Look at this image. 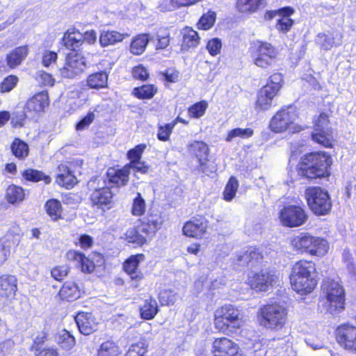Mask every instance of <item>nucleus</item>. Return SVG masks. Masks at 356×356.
<instances>
[{"label": "nucleus", "instance_id": "nucleus-51", "mask_svg": "<svg viewBox=\"0 0 356 356\" xmlns=\"http://www.w3.org/2000/svg\"><path fill=\"white\" fill-rule=\"evenodd\" d=\"M253 131L251 129L236 128L229 131L226 137V141L231 142L236 138H248L252 136Z\"/></svg>", "mask_w": 356, "mask_h": 356}, {"label": "nucleus", "instance_id": "nucleus-42", "mask_svg": "<svg viewBox=\"0 0 356 356\" xmlns=\"http://www.w3.org/2000/svg\"><path fill=\"white\" fill-rule=\"evenodd\" d=\"M13 154L19 159H24L29 155V146L23 140L15 138L11 145Z\"/></svg>", "mask_w": 356, "mask_h": 356}, {"label": "nucleus", "instance_id": "nucleus-38", "mask_svg": "<svg viewBox=\"0 0 356 356\" xmlns=\"http://www.w3.org/2000/svg\"><path fill=\"white\" fill-rule=\"evenodd\" d=\"M150 40L148 34H139L136 36L131 43L130 51L133 54L140 55L143 54Z\"/></svg>", "mask_w": 356, "mask_h": 356}, {"label": "nucleus", "instance_id": "nucleus-61", "mask_svg": "<svg viewBox=\"0 0 356 356\" xmlns=\"http://www.w3.org/2000/svg\"><path fill=\"white\" fill-rule=\"evenodd\" d=\"M69 271H70V268L68 266H56V267L54 268L51 271V276L56 280L60 281L68 275Z\"/></svg>", "mask_w": 356, "mask_h": 356}, {"label": "nucleus", "instance_id": "nucleus-41", "mask_svg": "<svg viewBox=\"0 0 356 356\" xmlns=\"http://www.w3.org/2000/svg\"><path fill=\"white\" fill-rule=\"evenodd\" d=\"M108 75L104 72L90 74L87 79L88 86L91 88H102L107 85Z\"/></svg>", "mask_w": 356, "mask_h": 356}, {"label": "nucleus", "instance_id": "nucleus-33", "mask_svg": "<svg viewBox=\"0 0 356 356\" xmlns=\"http://www.w3.org/2000/svg\"><path fill=\"white\" fill-rule=\"evenodd\" d=\"M182 44L181 49L186 51L189 48L195 47L200 42V37L197 31L192 28L186 27L182 31Z\"/></svg>", "mask_w": 356, "mask_h": 356}, {"label": "nucleus", "instance_id": "nucleus-37", "mask_svg": "<svg viewBox=\"0 0 356 356\" xmlns=\"http://www.w3.org/2000/svg\"><path fill=\"white\" fill-rule=\"evenodd\" d=\"M159 312V307L156 300L150 298L144 301L140 308L141 318L145 320H152Z\"/></svg>", "mask_w": 356, "mask_h": 356}, {"label": "nucleus", "instance_id": "nucleus-29", "mask_svg": "<svg viewBox=\"0 0 356 356\" xmlns=\"http://www.w3.org/2000/svg\"><path fill=\"white\" fill-rule=\"evenodd\" d=\"M266 5L265 0H237L238 10L245 15H252L264 8Z\"/></svg>", "mask_w": 356, "mask_h": 356}, {"label": "nucleus", "instance_id": "nucleus-48", "mask_svg": "<svg viewBox=\"0 0 356 356\" xmlns=\"http://www.w3.org/2000/svg\"><path fill=\"white\" fill-rule=\"evenodd\" d=\"M238 188V180L234 177H231L225 186L223 193L224 199L226 201L232 200L236 195Z\"/></svg>", "mask_w": 356, "mask_h": 356}, {"label": "nucleus", "instance_id": "nucleus-24", "mask_svg": "<svg viewBox=\"0 0 356 356\" xmlns=\"http://www.w3.org/2000/svg\"><path fill=\"white\" fill-rule=\"evenodd\" d=\"M292 289L302 295L312 292L317 284L316 278H290Z\"/></svg>", "mask_w": 356, "mask_h": 356}, {"label": "nucleus", "instance_id": "nucleus-40", "mask_svg": "<svg viewBox=\"0 0 356 356\" xmlns=\"http://www.w3.org/2000/svg\"><path fill=\"white\" fill-rule=\"evenodd\" d=\"M25 193L22 187L10 185L6 189V198L10 204L22 202L24 199Z\"/></svg>", "mask_w": 356, "mask_h": 356}, {"label": "nucleus", "instance_id": "nucleus-4", "mask_svg": "<svg viewBox=\"0 0 356 356\" xmlns=\"http://www.w3.org/2000/svg\"><path fill=\"white\" fill-rule=\"evenodd\" d=\"M287 309L280 303L267 304L262 306L258 312L259 324L268 330H280L284 327L287 320Z\"/></svg>", "mask_w": 356, "mask_h": 356}, {"label": "nucleus", "instance_id": "nucleus-5", "mask_svg": "<svg viewBox=\"0 0 356 356\" xmlns=\"http://www.w3.org/2000/svg\"><path fill=\"white\" fill-rule=\"evenodd\" d=\"M292 244L297 250L316 257L325 255L330 248L325 238L309 234H302L296 237Z\"/></svg>", "mask_w": 356, "mask_h": 356}, {"label": "nucleus", "instance_id": "nucleus-27", "mask_svg": "<svg viewBox=\"0 0 356 356\" xmlns=\"http://www.w3.org/2000/svg\"><path fill=\"white\" fill-rule=\"evenodd\" d=\"M276 13L280 16L275 25L276 29L283 33L288 32L293 24V21L290 17L294 13V9L291 7H284Z\"/></svg>", "mask_w": 356, "mask_h": 356}, {"label": "nucleus", "instance_id": "nucleus-11", "mask_svg": "<svg viewBox=\"0 0 356 356\" xmlns=\"http://www.w3.org/2000/svg\"><path fill=\"white\" fill-rule=\"evenodd\" d=\"M277 56V50L268 42H260L257 48L254 64L262 68L273 65Z\"/></svg>", "mask_w": 356, "mask_h": 356}, {"label": "nucleus", "instance_id": "nucleus-59", "mask_svg": "<svg viewBox=\"0 0 356 356\" xmlns=\"http://www.w3.org/2000/svg\"><path fill=\"white\" fill-rule=\"evenodd\" d=\"M58 58L56 52L51 51H45L42 54V64L44 67H49L53 66Z\"/></svg>", "mask_w": 356, "mask_h": 356}, {"label": "nucleus", "instance_id": "nucleus-28", "mask_svg": "<svg viewBox=\"0 0 356 356\" xmlns=\"http://www.w3.org/2000/svg\"><path fill=\"white\" fill-rule=\"evenodd\" d=\"M316 42L322 49L330 50L334 47L341 45L342 36L338 33H319L316 38Z\"/></svg>", "mask_w": 356, "mask_h": 356}, {"label": "nucleus", "instance_id": "nucleus-7", "mask_svg": "<svg viewBox=\"0 0 356 356\" xmlns=\"http://www.w3.org/2000/svg\"><path fill=\"white\" fill-rule=\"evenodd\" d=\"M305 197L311 210L318 216L327 214L331 209L332 203L327 191L321 187H309Z\"/></svg>", "mask_w": 356, "mask_h": 356}, {"label": "nucleus", "instance_id": "nucleus-25", "mask_svg": "<svg viewBox=\"0 0 356 356\" xmlns=\"http://www.w3.org/2000/svg\"><path fill=\"white\" fill-rule=\"evenodd\" d=\"M144 259L143 254H136L130 257L124 264V271L130 276L131 280H140L143 274L138 269V265Z\"/></svg>", "mask_w": 356, "mask_h": 356}, {"label": "nucleus", "instance_id": "nucleus-49", "mask_svg": "<svg viewBox=\"0 0 356 356\" xmlns=\"http://www.w3.org/2000/svg\"><path fill=\"white\" fill-rule=\"evenodd\" d=\"M46 209L47 213L54 220L60 218L61 215V204L59 201L52 199L47 202Z\"/></svg>", "mask_w": 356, "mask_h": 356}, {"label": "nucleus", "instance_id": "nucleus-30", "mask_svg": "<svg viewBox=\"0 0 356 356\" xmlns=\"http://www.w3.org/2000/svg\"><path fill=\"white\" fill-rule=\"evenodd\" d=\"M277 93L272 91L269 86H264L260 89L257 94V100L256 102V108L261 110H268L272 105L273 98Z\"/></svg>", "mask_w": 356, "mask_h": 356}, {"label": "nucleus", "instance_id": "nucleus-15", "mask_svg": "<svg viewBox=\"0 0 356 356\" xmlns=\"http://www.w3.org/2000/svg\"><path fill=\"white\" fill-rule=\"evenodd\" d=\"M212 347L214 356H243L238 352V345L226 337L215 339Z\"/></svg>", "mask_w": 356, "mask_h": 356}, {"label": "nucleus", "instance_id": "nucleus-55", "mask_svg": "<svg viewBox=\"0 0 356 356\" xmlns=\"http://www.w3.org/2000/svg\"><path fill=\"white\" fill-rule=\"evenodd\" d=\"M282 75L280 73H275L270 76L269 81L265 86H269V88L272 89V91L277 94L282 87Z\"/></svg>", "mask_w": 356, "mask_h": 356}, {"label": "nucleus", "instance_id": "nucleus-54", "mask_svg": "<svg viewBox=\"0 0 356 356\" xmlns=\"http://www.w3.org/2000/svg\"><path fill=\"white\" fill-rule=\"evenodd\" d=\"M176 124L175 122L160 126L158 129L157 137L161 141H167Z\"/></svg>", "mask_w": 356, "mask_h": 356}, {"label": "nucleus", "instance_id": "nucleus-21", "mask_svg": "<svg viewBox=\"0 0 356 356\" xmlns=\"http://www.w3.org/2000/svg\"><path fill=\"white\" fill-rule=\"evenodd\" d=\"M69 261H74L84 273H91L95 266L92 261L86 257L83 253L75 250H70L66 254Z\"/></svg>", "mask_w": 356, "mask_h": 356}, {"label": "nucleus", "instance_id": "nucleus-46", "mask_svg": "<svg viewBox=\"0 0 356 356\" xmlns=\"http://www.w3.org/2000/svg\"><path fill=\"white\" fill-rule=\"evenodd\" d=\"M146 210V203L141 194L137 193L136 196L133 200L131 213L136 216H140L144 214Z\"/></svg>", "mask_w": 356, "mask_h": 356}, {"label": "nucleus", "instance_id": "nucleus-39", "mask_svg": "<svg viewBox=\"0 0 356 356\" xmlns=\"http://www.w3.org/2000/svg\"><path fill=\"white\" fill-rule=\"evenodd\" d=\"M143 232L140 230V225L129 228L125 233V240L128 243H136L142 245L146 243L147 236Z\"/></svg>", "mask_w": 356, "mask_h": 356}, {"label": "nucleus", "instance_id": "nucleus-58", "mask_svg": "<svg viewBox=\"0 0 356 356\" xmlns=\"http://www.w3.org/2000/svg\"><path fill=\"white\" fill-rule=\"evenodd\" d=\"M207 49L211 56H216L220 53L222 49L221 40L219 38H213L207 42Z\"/></svg>", "mask_w": 356, "mask_h": 356}, {"label": "nucleus", "instance_id": "nucleus-43", "mask_svg": "<svg viewBox=\"0 0 356 356\" xmlns=\"http://www.w3.org/2000/svg\"><path fill=\"white\" fill-rule=\"evenodd\" d=\"M58 344L65 350L72 349L76 343L75 338L67 330H62L56 338Z\"/></svg>", "mask_w": 356, "mask_h": 356}, {"label": "nucleus", "instance_id": "nucleus-10", "mask_svg": "<svg viewBox=\"0 0 356 356\" xmlns=\"http://www.w3.org/2000/svg\"><path fill=\"white\" fill-rule=\"evenodd\" d=\"M280 219L284 226L294 227L302 225L305 222L307 216L300 207L288 205L280 211Z\"/></svg>", "mask_w": 356, "mask_h": 356}, {"label": "nucleus", "instance_id": "nucleus-6", "mask_svg": "<svg viewBox=\"0 0 356 356\" xmlns=\"http://www.w3.org/2000/svg\"><path fill=\"white\" fill-rule=\"evenodd\" d=\"M297 114L292 107L282 108L272 118L270 122V128L275 133H282L287 130L296 133L301 130L296 121Z\"/></svg>", "mask_w": 356, "mask_h": 356}, {"label": "nucleus", "instance_id": "nucleus-23", "mask_svg": "<svg viewBox=\"0 0 356 356\" xmlns=\"http://www.w3.org/2000/svg\"><path fill=\"white\" fill-rule=\"evenodd\" d=\"M130 167L125 165L121 169L109 168L107 172L108 181L118 187L124 186L129 181Z\"/></svg>", "mask_w": 356, "mask_h": 356}, {"label": "nucleus", "instance_id": "nucleus-44", "mask_svg": "<svg viewBox=\"0 0 356 356\" xmlns=\"http://www.w3.org/2000/svg\"><path fill=\"white\" fill-rule=\"evenodd\" d=\"M119 353V347L113 341H106L101 344L97 356H118Z\"/></svg>", "mask_w": 356, "mask_h": 356}, {"label": "nucleus", "instance_id": "nucleus-35", "mask_svg": "<svg viewBox=\"0 0 356 356\" xmlns=\"http://www.w3.org/2000/svg\"><path fill=\"white\" fill-rule=\"evenodd\" d=\"M81 296V291L76 284L74 282H65L59 291L61 299L67 301H73Z\"/></svg>", "mask_w": 356, "mask_h": 356}, {"label": "nucleus", "instance_id": "nucleus-45", "mask_svg": "<svg viewBox=\"0 0 356 356\" xmlns=\"http://www.w3.org/2000/svg\"><path fill=\"white\" fill-rule=\"evenodd\" d=\"M22 176L26 180L34 182H37L40 180H44L46 184H49L51 181L49 177L46 176L44 173L39 170L33 169H28L24 170L22 173Z\"/></svg>", "mask_w": 356, "mask_h": 356}, {"label": "nucleus", "instance_id": "nucleus-12", "mask_svg": "<svg viewBox=\"0 0 356 356\" xmlns=\"http://www.w3.org/2000/svg\"><path fill=\"white\" fill-rule=\"evenodd\" d=\"M337 342L346 350L356 353V327L345 324L336 331Z\"/></svg>", "mask_w": 356, "mask_h": 356}, {"label": "nucleus", "instance_id": "nucleus-26", "mask_svg": "<svg viewBox=\"0 0 356 356\" xmlns=\"http://www.w3.org/2000/svg\"><path fill=\"white\" fill-rule=\"evenodd\" d=\"M113 194L108 187H102L95 189L90 194V200L94 205L99 207L106 206L111 203Z\"/></svg>", "mask_w": 356, "mask_h": 356}, {"label": "nucleus", "instance_id": "nucleus-34", "mask_svg": "<svg viewBox=\"0 0 356 356\" xmlns=\"http://www.w3.org/2000/svg\"><path fill=\"white\" fill-rule=\"evenodd\" d=\"M63 40L67 48L74 50L83 43V34L75 29H70L65 33Z\"/></svg>", "mask_w": 356, "mask_h": 356}, {"label": "nucleus", "instance_id": "nucleus-22", "mask_svg": "<svg viewBox=\"0 0 356 356\" xmlns=\"http://www.w3.org/2000/svg\"><path fill=\"white\" fill-rule=\"evenodd\" d=\"M188 151L197 158L201 171L208 175L204 164L209 154L207 145L202 141H194L188 146Z\"/></svg>", "mask_w": 356, "mask_h": 356}, {"label": "nucleus", "instance_id": "nucleus-16", "mask_svg": "<svg viewBox=\"0 0 356 356\" xmlns=\"http://www.w3.org/2000/svg\"><path fill=\"white\" fill-rule=\"evenodd\" d=\"M163 222L159 211L149 209L147 216L140 219V230L145 235L154 234L161 227Z\"/></svg>", "mask_w": 356, "mask_h": 356}, {"label": "nucleus", "instance_id": "nucleus-62", "mask_svg": "<svg viewBox=\"0 0 356 356\" xmlns=\"http://www.w3.org/2000/svg\"><path fill=\"white\" fill-rule=\"evenodd\" d=\"M180 7H184V5L176 3L175 0H163L158 6V8L161 12L165 13L174 10Z\"/></svg>", "mask_w": 356, "mask_h": 356}, {"label": "nucleus", "instance_id": "nucleus-19", "mask_svg": "<svg viewBox=\"0 0 356 356\" xmlns=\"http://www.w3.org/2000/svg\"><path fill=\"white\" fill-rule=\"evenodd\" d=\"M207 227V222L204 218H194L185 223L183 233L190 237L202 238Z\"/></svg>", "mask_w": 356, "mask_h": 356}, {"label": "nucleus", "instance_id": "nucleus-52", "mask_svg": "<svg viewBox=\"0 0 356 356\" xmlns=\"http://www.w3.org/2000/svg\"><path fill=\"white\" fill-rule=\"evenodd\" d=\"M216 21V13L213 11H209L204 14L197 23L199 29L209 30L211 29Z\"/></svg>", "mask_w": 356, "mask_h": 356}, {"label": "nucleus", "instance_id": "nucleus-9", "mask_svg": "<svg viewBox=\"0 0 356 356\" xmlns=\"http://www.w3.org/2000/svg\"><path fill=\"white\" fill-rule=\"evenodd\" d=\"M332 138L328 116L325 113H321L315 120L312 139L325 147H329L331 145Z\"/></svg>", "mask_w": 356, "mask_h": 356}, {"label": "nucleus", "instance_id": "nucleus-8", "mask_svg": "<svg viewBox=\"0 0 356 356\" xmlns=\"http://www.w3.org/2000/svg\"><path fill=\"white\" fill-rule=\"evenodd\" d=\"M86 67L87 61L85 56L81 53L74 51L67 56L64 65L60 67L58 71L63 78L74 79Z\"/></svg>", "mask_w": 356, "mask_h": 356}, {"label": "nucleus", "instance_id": "nucleus-3", "mask_svg": "<svg viewBox=\"0 0 356 356\" xmlns=\"http://www.w3.org/2000/svg\"><path fill=\"white\" fill-rule=\"evenodd\" d=\"M330 158L324 153H310L305 155L300 163L299 174L307 179H316L328 175L327 167Z\"/></svg>", "mask_w": 356, "mask_h": 356}, {"label": "nucleus", "instance_id": "nucleus-50", "mask_svg": "<svg viewBox=\"0 0 356 356\" xmlns=\"http://www.w3.org/2000/svg\"><path fill=\"white\" fill-rule=\"evenodd\" d=\"M156 88L153 85H143L134 89V95L140 99H150L156 92Z\"/></svg>", "mask_w": 356, "mask_h": 356}, {"label": "nucleus", "instance_id": "nucleus-18", "mask_svg": "<svg viewBox=\"0 0 356 356\" xmlns=\"http://www.w3.org/2000/svg\"><path fill=\"white\" fill-rule=\"evenodd\" d=\"M17 280L12 275L0 277V297L3 299V304L13 299L17 291Z\"/></svg>", "mask_w": 356, "mask_h": 356}, {"label": "nucleus", "instance_id": "nucleus-20", "mask_svg": "<svg viewBox=\"0 0 356 356\" xmlns=\"http://www.w3.org/2000/svg\"><path fill=\"white\" fill-rule=\"evenodd\" d=\"M75 321L80 332L84 335H89L97 329V323L90 312H79Z\"/></svg>", "mask_w": 356, "mask_h": 356}, {"label": "nucleus", "instance_id": "nucleus-60", "mask_svg": "<svg viewBox=\"0 0 356 356\" xmlns=\"http://www.w3.org/2000/svg\"><path fill=\"white\" fill-rule=\"evenodd\" d=\"M146 147L145 145L140 144L130 149L127 153L128 159L130 162H136L140 161L141 155Z\"/></svg>", "mask_w": 356, "mask_h": 356}, {"label": "nucleus", "instance_id": "nucleus-64", "mask_svg": "<svg viewBox=\"0 0 356 356\" xmlns=\"http://www.w3.org/2000/svg\"><path fill=\"white\" fill-rule=\"evenodd\" d=\"M48 336V332L44 329L41 332H38L37 335L33 339V344L32 348L36 350H39L44 344Z\"/></svg>", "mask_w": 356, "mask_h": 356}, {"label": "nucleus", "instance_id": "nucleus-47", "mask_svg": "<svg viewBox=\"0 0 356 356\" xmlns=\"http://www.w3.org/2000/svg\"><path fill=\"white\" fill-rule=\"evenodd\" d=\"M208 107L206 101H200L190 106L188 109V115L193 118H200L203 116Z\"/></svg>", "mask_w": 356, "mask_h": 356}, {"label": "nucleus", "instance_id": "nucleus-14", "mask_svg": "<svg viewBox=\"0 0 356 356\" xmlns=\"http://www.w3.org/2000/svg\"><path fill=\"white\" fill-rule=\"evenodd\" d=\"M48 104V94L45 92L38 93L26 102L24 108V115L26 118H33L37 114L43 112Z\"/></svg>", "mask_w": 356, "mask_h": 356}, {"label": "nucleus", "instance_id": "nucleus-36", "mask_svg": "<svg viewBox=\"0 0 356 356\" xmlns=\"http://www.w3.org/2000/svg\"><path fill=\"white\" fill-rule=\"evenodd\" d=\"M28 54V49L26 46L18 47L10 52L6 58L7 64L10 68L19 65L25 59Z\"/></svg>", "mask_w": 356, "mask_h": 356}, {"label": "nucleus", "instance_id": "nucleus-31", "mask_svg": "<svg viewBox=\"0 0 356 356\" xmlns=\"http://www.w3.org/2000/svg\"><path fill=\"white\" fill-rule=\"evenodd\" d=\"M262 254L258 248L249 247L242 254L236 256L234 262L240 266H245L251 262H258L262 259Z\"/></svg>", "mask_w": 356, "mask_h": 356}, {"label": "nucleus", "instance_id": "nucleus-56", "mask_svg": "<svg viewBox=\"0 0 356 356\" xmlns=\"http://www.w3.org/2000/svg\"><path fill=\"white\" fill-rule=\"evenodd\" d=\"M146 353L145 344L143 341L132 344L125 356H143Z\"/></svg>", "mask_w": 356, "mask_h": 356}, {"label": "nucleus", "instance_id": "nucleus-1", "mask_svg": "<svg viewBox=\"0 0 356 356\" xmlns=\"http://www.w3.org/2000/svg\"><path fill=\"white\" fill-rule=\"evenodd\" d=\"M244 323L243 312L233 305L225 304L215 311V327L222 333L234 332L239 330Z\"/></svg>", "mask_w": 356, "mask_h": 356}, {"label": "nucleus", "instance_id": "nucleus-53", "mask_svg": "<svg viewBox=\"0 0 356 356\" xmlns=\"http://www.w3.org/2000/svg\"><path fill=\"white\" fill-rule=\"evenodd\" d=\"M178 298V294L172 290L162 291L159 296L161 305H173Z\"/></svg>", "mask_w": 356, "mask_h": 356}, {"label": "nucleus", "instance_id": "nucleus-32", "mask_svg": "<svg viewBox=\"0 0 356 356\" xmlns=\"http://www.w3.org/2000/svg\"><path fill=\"white\" fill-rule=\"evenodd\" d=\"M128 36L129 35L127 33H122L116 31H103L99 36V44L102 47L115 45Z\"/></svg>", "mask_w": 356, "mask_h": 356}, {"label": "nucleus", "instance_id": "nucleus-57", "mask_svg": "<svg viewBox=\"0 0 356 356\" xmlns=\"http://www.w3.org/2000/svg\"><path fill=\"white\" fill-rule=\"evenodd\" d=\"M18 78L15 76H8L4 79L0 85V91L1 92H8L12 90L16 86Z\"/></svg>", "mask_w": 356, "mask_h": 356}, {"label": "nucleus", "instance_id": "nucleus-2", "mask_svg": "<svg viewBox=\"0 0 356 356\" xmlns=\"http://www.w3.org/2000/svg\"><path fill=\"white\" fill-rule=\"evenodd\" d=\"M321 298L323 307L332 315L344 309L345 291L341 284L331 279H326L321 284Z\"/></svg>", "mask_w": 356, "mask_h": 356}, {"label": "nucleus", "instance_id": "nucleus-63", "mask_svg": "<svg viewBox=\"0 0 356 356\" xmlns=\"http://www.w3.org/2000/svg\"><path fill=\"white\" fill-rule=\"evenodd\" d=\"M56 182L67 188L73 187L76 184V179L75 176L70 172L62 179H56Z\"/></svg>", "mask_w": 356, "mask_h": 356}, {"label": "nucleus", "instance_id": "nucleus-17", "mask_svg": "<svg viewBox=\"0 0 356 356\" xmlns=\"http://www.w3.org/2000/svg\"><path fill=\"white\" fill-rule=\"evenodd\" d=\"M315 264L307 260L297 261L293 266L290 278H316Z\"/></svg>", "mask_w": 356, "mask_h": 356}, {"label": "nucleus", "instance_id": "nucleus-13", "mask_svg": "<svg viewBox=\"0 0 356 356\" xmlns=\"http://www.w3.org/2000/svg\"><path fill=\"white\" fill-rule=\"evenodd\" d=\"M278 277L267 270H261L258 273L250 275L248 283L257 291H266L269 286L275 284Z\"/></svg>", "mask_w": 356, "mask_h": 356}]
</instances>
